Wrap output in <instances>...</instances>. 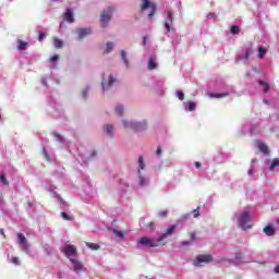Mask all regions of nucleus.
Here are the masks:
<instances>
[{
    "mask_svg": "<svg viewBox=\"0 0 279 279\" xmlns=\"http://www.w3.org/2000/svg\"><path fill=\"white\" fill-rule=\"evenodd\" d=\"M263 232L266 234V236H274L276 234V229L274 226L268 225L264 228Z\"/></svg>",
    "mask_w": 279,
    "mask_h": 279,
    "instance_id": "393cba45",
    "label": "nucleus"
},
{
    "mask_svg": "<svg viewBox=\"0 0 279 279\" xmlns=\"http://www.w3.org/2000/svg\"><path fill=\"white\" fill-rule=\"evenodd\" d=\"M232 263H233V265H241V263H243V254L236 253Z\"/></svg>",
    "mask_w": 279,
    "mask_h": 279,
    "instance_id": "2f4dec72",
    "label": "nucleus"
},
{
    "mask_svg": "<svg viewBox=\"0 0 279 279\" xmlns=\"http://www.w3.org/2000/svg\"><path fill=\"white\" fill-rule=\"evenodd\" d=\"M207 19H210V20L215 21V19H217V14H215V13H209V14L207 15Z\"/></svg>",
    "mask_w": 279,
    "mask_h": 279,
    "instance_id": "3c124183",
    "label": "nucleus"
},
{
    "mask_svg": "<svg viewBox=\"0 0 279 279\" xmlns=\"http://www.w3.org/2000/svg\"><path fill=\"white\" fill-rule=\"evenodd\" d=\"M86 246H87L89 250H93V251L99 250V244H97V243L86 242Z\"/></svg>",
    "mask_w": 279,
    "mask_h": 279,
    "instance_id": "e433bc0d",
    "label": "nucleus"
},
{
    "mask_svg": "<svg viewBox=\"0 0 279 279\" xmlns=\"http://www.w3.org/2000/svg\"><path fill=\"white\" fill-rule=\"evenodd\" d=\"M10 260L13 265H16V266L21 265V259H19V257L16 256L11 257Z\"/></svg>",
    "mask_w": 279,
    "mask_h": 279,
    "instance_id": "37998d69",
    "label": "nucleus"
},
{
    "mask_svg": "<svg viewBox=\"0 0 279 279\" xmlns=\"http://www.w3.org/2000/svg\"><path fill=\"white\" fill-rule=\"evenodd\" d=\"M143 45H147V36L143 37Z\"/></svg>",
    "mask_w": 279,
    "mask_h": 279,
    "instance_id": "13d9d810",
    "label": "nucleus"
},
{
    "mask_svg": "<svg viewBox=\"0 0 279 279\" xmlns=\"http://www.w3.org/2000/svg\"><path fill=\"white\" fill-rule=\"evenodd\" d=\"M151 226H154V222L148 223V228H151Z\"/></svg>",
    "mask_w": 279,
    "mask_h": 279,
    "instance_id": "e2e57ef3",
    "label": "nucleus"
},
{
    "mask_svg": "<svg viewBox=\"0 0 279 279\" xmlns=\"http://www.w3.org/2000/svg\"><path fill=\"white\" fill-rule=\"evenodd\" d=\"M114 110L118 117H123V114H125V107L123 105H117Z\"/></svg>",
    "mask_w": 279,
    "mask_h": 279,
    "instance_id": "c85d7f7f",
    "label": "nucleus"
},
{
    "mask_svg": "<svg viewBox=\"0 0 279 279\" xmlns=\"http://www.w3.org/2000/svg\"><path fill=\"white\" fill-rule=\"evenodd\" d=\"M43 155L45 156L46 160H51V158L49 157V153H47L46 148L43 149Z\"/></svg>",
    "mask_w": 279,
    "mask_h": 279,
    "instance_id": "de8ad7c7",
    "label": "nucleus"
},
{
    "mask_svg": "<svg viewBox=\"0 0 279 279\" xmlns=\"http://www.w3.org/2000/svg\"><path fill=\"white\" fill-rule=\"evenodd\" d=\"M192 241L195 240V233H191Z\"/></svg>",
    "mask_w": 279,
    "mask_h": 279,
    "instance_id": "052dcab7",
    "label": "nucleus"
},
{
    "mask_svg": "<svg viewBox=\"0 0 279 279\" xmlns=\"http://www.w3.org/2000/svg\"><path fill=\"white\" fill-rule=\"evenodd\" d=\"M193 217L197 218L199 216V209H194L192 211Z\"/></svg>",
    "mask_w": 279,
    "mask_h": 279,
    "instance_id": "603ef678",
    "label": "nucleus"
},
{
    "mask_svg": "<svg viewBox=\"0 0 279 279\" xmlns=\"http://www.w3.org/2000/svg\"><path fill=\"white\" fill-rule=\"evenodd\" d=\"M159 238H149L147 235H142L137 240V247H158Z\"/></svg>",
    "mask_w": 279,
    "mask_h": 279,
    "instance_id": "423d86ee",
    "label": "nucleus"
},
{
    "mask_svg": "<svg viewBox=\"0 0 279 279\" xmlns=\"http://www.w3.org/2000/svg\"><path fill=\"white\" fill-rule=\"evenodd\" d=\"M53 47L56 49H62V47H64V41H62V39L54 37L53 38Z\"/></svg>",
    "mask_w": 279,
    "mask_h": 279,
    "instance_id": "c756f323",
    "label": "nucleus"
},
{
    "mask_svg": "<svg viewBox=\"0 0 279 279\" xmlns=\"http://www.w3.org/2000/svg\"><path fill=\"white\" fill-rule=\"evenodd\" d=\"M253 53L254 50H252V48H245L238 57V62H247Z\"/></svg>",
    "mask_w": 279,
    "mask_h": 279,
    "instance_id": "ddd939ff",
    "label": "nucleus"
},
{
    "mask_svg": "<svg viewBox=\"0 0 279 279\" xmlns=\"http://www.w3.org/2000/svg\"><path fill=\"white\" fill-rule=\"evenodd\" d=\"M27 43L23 41L21 39L17 40V49L19 51H25V49H27Z\"/></svg>",
    "mask_w": 279,
    "mask_h": 279,
    "instance_id": "473e14b6",
    "label": "nucleus"
},
{
    "mask_svg": "<svg viewBox=\"0 0 279 279\" xmlns=\"http://www.w3.org/2000/svg\"><path fill=\"white\" fill-rule=\"evenodd\" d=\"M247 175H248V178H254V169L253 168L248 169Z\"/></svg>",
    "mask_w": 279,
    "mask_h": 279,
    "instance_id": "8fccbe9b",
    "label": "nucleus"
},
{
    "mask_svg": "<svg viewBox=\"0 0 279 279\" xmlns=\"http://www.w3.org/2000/svg\"><path fill=\"white\" fill-rule=\"evenodd\" d=\"M122 61L124 62L126 69L130 66V61L128 60V52L125 50L120 51Z\"/></svg>",
    "mask_w": 279,
    "mask_h": 279,
    "instance_id": "7c9ffc66",
    "label": "nucleus"
},
{
    "mask_svg": "<svg viewBox=\"0 0 279 279\" xmlns=\"http://www.w3.org/2000/svg\"><path fill=\"white\" fill-rule=\"evenodd\" d=\"M158 7L151 0H141L140 14L147 17L148 21H154Z\"/></svg>",
    "mask_w": 279,
    "mask_h": 279,
    "instance_id": "f03ea898",
    "label": "nucleus"
},
{
    "mask_svg": "<svg viewBox=\"0 0 279 279\" xmlns=\"http://www.w3.org/2000/svg\"><path fill=\"white\" fill-rule=\"evenodd\" d=\"M71 263V269L75 271V274H80V271H86V268H84V265L81 264L80 260L75 258H70Z\"/></svg>",
    "mask_w": 279,
    "mask_h": 279,
    "instance_id": "f8f14e48",
    "label": "nucleus"
},
{
    "mask_svg": "<svg viewBox=\"0 0 279 279\" xmlns=\"http://www.w3.org/2000/svg\"><path fill=\"white\" fill-rule=\"evenodd\" d=\"M195 167H196V169H201L202 168V163L199 161H196L195 162Z\"/></svg>",
    "mask_w": 279,
    "mask_h": 279,
    "instance_id": "4d7b16f0",
    "label": "nucleus"
},
{
    "mask_svg": "<svg viewBox=\"0 0 279 279\" xmlns=\"http://www.w3.org/2000/svg\"><path fill=\"white\" fill-rule=\"evenodd\" d=\"M77 34V39L82 40L84 38H86V36H90L93 34V29L90 28H78L76 31Z\"/></svg>",
    "mask_w": 279,
    "mask_h": 279,
    "instance_id": "2eb2a0df",
    "label": "nucleus"
},
{
    "mask_svg": "<svg viewBox=\"0 0 279 279\" xmlns=\"http://www.w3.org/2000/svg\"><path fill=\"white\" fill-rule=\"evenodd\" d=\"M155 173H160L162 171V162H159L154 167Z\"/></svg>",
    "mask_w": 279,
    "mask_h": 279,
    "instance_id": "a19ab883",
    "label": "nucleus"
},
{
    "mask_svg": "<svg viewBox=\"0 0 279 279\" xmlns=\"http://www.w3.org/2000/svg\"><path fill=\"white\" fill-rule=\"evenodd\" d=\"M252 214V208L250 206L235 211L232 216V221L240 228V230L247 231L252 230V222H250V215Z\"/></svg>",
    "mask_w": 279,
    "mask_h": 279,
    "instance_id": "f257e3e1",
    "label": "nucleus"
},
{
    "mask_svg": "<svg viewBox=\"0 0 279 279\" xmlns=\"http://www.w3.org/2000/svg\"><path fill=\"white\" fill-rule=\"evenodd\" d=\"M159 217H161V218H165V217H167V215H169V211L168 210H161V211H159Z\"/></svg>",
    "mask_w": 279,
    "mask_h": 279,
    "instance_id": "09e8293b",
    "label": "nucleus"
},
{
    "mask_svg": "<svg viewBox=\"0 0 279 279\" xmlns=\"http://www.w3.org/2000/svg\"><path fill=\"white\" fill-rule=\"evenodd\" d=\"M17 243L23 252H29V243H27V238H25V234H17Z\"/></svg>",
    "mask_w": 279,
    "mask_h": 279,
    "instance_id": "9d476101",
    "label": "nucleus"
},
{
    "mask_svg": "<svg viewBox=\"0 0 279 279\" xmlns=\"http://www.w3.org/2000/svg\"><path fill=\"white\" fill-rule=\"evenodd\" d=\"M113 50H114V43L107 41L105 44V53H112Z\"/></svg>",
    "mask_w": 279,
    "mask_h": 279,
    "instance_id": "cd10ccee",
    "label": "nucleus"
},
{
    "mask_svg": "<svg viewBox=\"0 0 279 279\" xmlns=\"http://www.w3.org/2000/svg\"><path fill=\"white\" fill-rule=\"evenodd\" d=\"M114 7H107L100 13V27L106 28L110 21H112V14H114Z\"/></svg>",
    "mask_w": 279,
    "mask_h": 279,
    "instance_id": "39448f33",
    "label": "nucleus"
},
{
    "mask_svg": "<svg viewBox=\"0 0 279 279\" xmlns=\"http://www.w3.org/2000/svg\"><path fill=\"white\" fill-rule=\"evenodd\" d=\"M239 32H241V29L239 28V26H232L231 27V34H239Z\"/></svg>",
    "mask_w": 279,
    "mask_h": 279,
    "instance_id": "c03bdc74",
    "label": "nucleus"
},
{
    "mask_svg": "<svg viewBox=\"0 0 279 279\" xmlns=\"http://www.w3.org/2000/svg\"><path fill=\"white\" fill-rule=\"evenodd\" d=\"M156 156H162V148L160 147L157 148Z\"/></svg>",
    "mask_w": 279,
    "mask_h": 279,
    "instance_id": "5fc2aeb1",
    "label": "nucleus"
},
{
    "mask_svg": "<svg viewBox=\"0 0 279 279\" xmlns=\"http://www.w3.org/2000/svg\"><path fill=\"white\" fill-rule=\"evenodd\" d=\"M48 191H50V193H52V197H54L56 199H59V202H62V198H60V195H58V193H56V186L51 185L50 187H48Z\"/></svg>",
    "mask_w": 279,
    "mask_h": 279,
    "instance_id": "f704fd0d",
    "label": "nucleus"
},
{
    "mask_svg": "<svg viewBox=\"0 0 279 279\" xmlns=\"http://www.w3.org/2000/svg\"><path fill=\"white\" fill-rule=\"evenodd\" d=\"M213 262V255H198L196 256L195 260L193 262L194 267H204V265Z\"/></svg>",
    "mask_w": 279,
    "mask_h": 279,
    "instance_id": "6e6552de",
    "label": "nucleus"
},
{
    "mask_svg": "<svg viewBox=\"0 0 279 279\" xmlns=\"http://www.w3.org/2000/svg\"><path fill=\"white\" fill-rule=\"evenodd\" d=\"M275 274L279 275V265L274 269Z\"/></svg>",
    "mask_w": 279,
    "mask_h": 279,
    "instance_id": "bf43d9fd",
    "label": "nucleus"
},
{
    "mask_svg": "<svg viewBox=\"0 0 279 279\" xmlns=\"http://www.w3.org/2000/svg\"><path fill=\"white\" fill-rule=\"evenodd\" d=\"M255 147L262 151V154H269V148L262 141H255Z\"/></svg>",
    "mask_w": 279,
    "mask_h": 279,
    "instance_id": "412c9836",
    "label": "nucleus"
},
{
    "mask_svg": "<svg viewBox=\"0 0 279 279\" xmlns=\"http://www.w3.org/2000/svg\"><path fill=\"white\" fill-rule=\"evenodd\" d=\"M158 57L156 54H149L147 60V69L148 71H156L158 69Z\"/></svg>",
    "mask_w": 279,
    "mask_h": 279,
    "instance_id": "9b49d317",
    "label": "nucleus"
},
{
    "mask_svg": "<svg viewBox=\"0 0 279 279\" xmlns=\"http://www.w3.org/2000/svg\"><path fill=\"white\" fill-rule=\"evenodd\" d=\"M181 245H183V246H189V245H191V242H190V241H182V242H181Z\"/></svg>",
    "mask_w": 279,
    "mask_h": 279,
    "instance_id": "6e6d98bb",
    "label": "nucleus"
},
{
    "mask_svg": "<svg viewBox=\"0 0 279 279\" xmlns=\"http://www.w3.org/2000/svg\"><path fill=\"white\" fill-rule=\"evenodd\" d=\"M134 186L138 189H145V186H149V177L145 172H137L134 179Z\"/></svg>",
    "mask_w": 279,
    "mask_h": 279,
    "instance_id": "0eeeda50",
    "label": "nucleus"
},
{
    "mask_svg": "<svg viewBox=\"0 0 279 279\" xmlns=\"http://www.w3.org/2000/svg\"><path fill=\"white\" fill-rule=\"evenodd\" d=\"M61 252L71 260L73 256H77V248L75 245L66 244L61 248Z\"/></svg>",
    "mask_w": 279,
    "mask_h": 279,
    "instance_id": "1a4fd4ad",
    "label": "nucleus"
},
{
    "mask_svg": "<svg viewBox=\"0 0 279 279\" xmlns=\"http://www.w3.org/2000/svg\"><path fill=\"white\" fill-rule=\"evenodd\" d=\"M45 38V34L43 32H39L38 40L43 41Z\"/></svg>",
    "mask_w": 279,
    "mask_h": 279,
    "instance_id": "864d4df0",
    "label": "nucleus"
},
{
    "mask_svg": "<svg viewBox=\"0 0 279 279\" xmlns=\"http://www.w3.org/2000/svg\"><path fill=\"white\" fill-rule=\"evenodd\" d=\"M277 223H279V218H278V220H277Z\"/></svg>",
    "mask_w": 279,
    "mask_h": 279,
    "instance_id": "338daca9",
    "label": "nucleus"
},
{
    "mask_svg": "<svg viewBox=\"0 0 279 279\" xmlns=\"http://www.w3.org/2000/svg\"><path fill=\"white\" fill-rule=\"evenodd\" d=\"M61 217L62 219H64L65 221H71V217H69V215L66 213H61Z\"/></svg>",
    "mask_w": 279,
    "mask_h": 279,
    "instance_id": "a18cd8bd",
    "label": "nucleus"
},
{
    "mask_svg": "<svg viewBox=\"0 0 279 279\" xmlns=\"http://www.w3.org/2000/svg\"><path fill=\"white\" fill-rule=\"evenodd\" d=\"M265 165L270 171H276L279 167V158H275L272 160L267 159L265 160Z\"/></svg>",
    "mask_w": 279,
    "mask_h": 279,
    "instance_id": "f3484780",
    "label": "nucleus"
},
{
    "mask_svg": "<svg viewBox=\"0 0 279 279\" xmlns=\"http://www.w3.org/2000/svg\"><path fill=\"white\" fill-rule=\"evenodd\" d=\"M112 234L117 236V239H125V234H128V231L119 230V229H111Z\"/></svg>",
    "mask_w": 279,
    "mask_h": 279,
    "instance_id": "bb28decb",
    "label": "nucleus"
},
{
    "mask_svg": "<svg viewBox=\"0 0 279 279\" xmlns=\"http://www.w3.org/2000/svg\"><path fill=\"white\" fill-rule=\"evenodd\" d=\"M267 53V49L263 48V47H259L258 48V54H257V58L259 60H263L265 58V54Z\"/></svg>",
    "mask_w": 279,
    "mask_h": 279,
    "instance_id": "c9c22d12",
    "label": "nucleus"
},
{
    "mask_svg": "<svg viewBox=\"0 0 279 279\" xmlns=\"http://www.w3.org/2000/svg\"><path fill=\"white\" fill-rule=\"evenodd\" d=\"M175 95H177L178 99H180V101H184V92L177 90Z\"/></svg>",
    "mask_w": 279,
    "mask_h": 279,
    "instance_id": "79ce46f5",
    "label": "nucleus"
},
{
    "mask_svg": "<svg viewBox=\"0 0 279 279\" xmlns=\"http://www.w3.org/2000/svg\"><path fill=\"white\" fill-rule=\"evenodd\" d=\"M175 16L173 15V11L168 9L163 12V27L166 29V34H171V32H175Z\"/></svg>",
    "mask_w": 279,
    "mask_h": 279,
    "instance_id": "7ed1b4c3",
    "label": "nucleus"
},
{
    "mask_svg": "<svg viewBox=\"0 0 279 279\" xmlns=\"http://www.w3.org/2000/svg\"><path fill=\"white\" fill-rule=\"evenodd\" d=\"M260 132V124H252L251 125V134H259Z\"/></svg>",
    "mask_w": 279,
    "mask_h": 279,
    "instance_id": "72a5a7b5",
    "label": "nucleus"
},
{
    "mask_svg": "<svg viewBox=\"0 0 279 279\" xmlns=\"http://www.w3.org/2000/svg\"><path fill=\"white\" fill-rule=\"evenodd\" d=\"M64 25V22H61L60 24V29H62V26Z\"/></svg>",
    "mask_w": 279,
    "mask_h": 279,
    "instance_id": "0e129e2a",
    "label": "nucleus"
},
{
    "mask_svg": "<svg viewBox=\"0 0 279 279\" xmlns=\"http://www.w3.org/2000/svg\"><path fill=\"white\" fill-rule=\"evenodd\" d=\"M44 86H47V82L45 80L41 81Z\"/></svg>",
    "mask_w": 279,
    "mask_h": 279,
    "instance_id": "680f3d73",
    "label": "nucleus"
},
{
    "mask_svg": "<svg viewBox=\"0 0 279 279\" xmlns=\"http://www.w3.org/2000/svg\"><path fill=\"white\" fill-rule=\"evenodd\" d=\"M145 158L140 156L137 159V173H145Z\"/></svg>",
    "mask_w": 279,
    "mask_h": 279,
    "instance_id": "4be33fe9",
    "label": "nucleus"
},
{
    "mask_svg": "<svg viewBox=\"0 0 279 279\" xmlns=\"http://www.w3.org/2000/svg\"><path fill=\"white\" fill-rule=\"evenodd\" d=\"M259 86L263 88L264 93H267L269 90V84L265 83L264 81H259Z\"/></svg>",
    "mask_w": 279,
    "mask_h": 279,
    "instance_id": "4c0bfd02",
    "label": "nucleus"
},
{
    "mask_svg": "<svg viewBox=\"0 0 279 279\" xmlns=\"http://www.w3.org/2000/svg\"><path fill=\"white\" fill-rule=\"evenodd\" d=\"M134 123H135V120H128V119L121 120V125L124 130H133L134 131Z\"/></svg>",
    "mask_w": 279,
    "mask_h": 279,
    "instance_id": "a211bd4d",
    "label": "nucleus"
},
{
    "mask_svg": "<svg viewBox=\"0 0 279 279\" xmlns=\"http://www.w3.org/2000/svg\"><path fill=\"white\" fill-rule=\"evenodd\" d=\"M58 60H60V56H58V54H53L49 59L50 69H57L58 68Z\"/></svg>",
    "mask_w": 279,
    "mask_h": 279,
    "instance_id": "a878e982",
    "label": "nucleus"
},
{
    "mask_svg": "<svg viewBox=\"0 0 279 279\" xmlns=\"http://www.w3.org/2000/svg\"><path fill=\"white\" fill-rule=\"evenodd\" d=\"M104 131H105L106 135L109 138H113L114 137V125H112V124H105Z\"/></svg>",
    "mask_w": 279,
    "mask_h": 279,
    "instance_id": "aec40b11",
    "label": "nucleus"
},
{
    "mask_svg": "<svg viewBox=\"0 0 279 279\" xmlns=\"http://www.w3.org/2000/svg\"><path fill=\"white\" fill-rule=\"evenodd\" d=\"M0 232H1V234H3V229H1V231H0Z\"/></svg>",
    "mask_w": 279,
    "mask_h": 279,
    "instance_id": "69168bd1",
    "label": "nucleus"
},
{
    "mask_svg": "<svg viewBox=\"0 0 279 279\" xmlns=\"http://www.w3.org/2000/svg\"><path fill=\"white\" fill-rule=\"evenodd\" d=\"M53 138L57 141V143H64V137L58 133H53Z\"/></svg>",
    "mask_w": 279,
    "mask_h": 279,
    "instance_id": "58836bf2",
    "label": "nucleus"
},
{
    "mask_svg": "<svg viewBox=\"0 0 279 279\" xmlns=\"http://www.w3.org/2000/svg\"><path fill=\"white\" fill-rule=\"evenodd\" d=\"M88 93H90V87L89 86H86L83 92H82V95H83V98L86 99L88 97Z\"/></svg>",
    "mask_w": 279,
    "mask_h": 279,
    "instance_id": "ea45409f",
    "label": "nucleus"
},
{
    "mask_svg": "<svg viewBox=\"0 0 279 279\" xmlns=\"http://www.w3.org/2000/svg\"><path fill=\"white\" fill-rule=\"evenodd\" d=\"M175 230H178V226L177 225L170 226L166 230V232L159 236V241H161V242L165 241V239H167L168 236H171V234H173V232H175Z\"/></svg>",
    "mask_w": 279,
    "mask_h": 279,
    "instance_id": "dca6fc26",
    "label": "nucleus"
},
{
    "mask_svg": "<svg viewBox=\"0 0 279 279\" xmlns=\"http://www.w3.org/2000/svg\"><path fill=\"white\" fill-rule=\"evenodd\" d=\"M230 95V92H225V93H209L208 97L210 99H223V97H228Z\"/></svg>",
    "mask_w": 279,
    "mask_h": 279,
    "instance_id": "b1692460",
    "label": "nucleus"
},
{
    "mask_svg": "<svg viewBox=\"0 0 279 279\" xmlns=\"http://www.w3.org/2000/svg\"><path fill=\"white\" fill-rule=\"evenodd\" d=\"M63 19L68 23H75V17H74V14H73V10L66 9Z\"/></svg>",
    "mask_w": 279,
    "mask_h": 279,
    "instance_id": "6ab92c4d",
    "label": "nucleus"
},
{
    "mask_svg": "<svg viewBox=\"0 0 279 279\" xmlns=\"http://www.w3.org/2000/svg\"><path fill=\"white\" fill-rule=\"evenodd\" d=\"M147 130V122L146 120L136 121L134 122L133 132H145Z\"/></svg>",
    "mask_w": 279,
    "mask_h": 279,
    "instance_id": "4468645a",
    "label": "nucleus"
},
{
    "mask_svg": "<svg viewBox=\"0 0 279 279\" xmlns=\"http://www.w3.org/2000/svg\"><path fill=\"white\" fill-rule=\"evenodd\" d=\"M119 84V78L112 73H105L101 81V93H108L110 88Z\"/></svg>",
    "mask_w": 279,
    "mask_h": 279,
    "instance_id": "20e7f679",
    "label": "nucleus"
},
{
    "mask_svg": "<svg viewBox=\"0 0 279 279\" xmlns=\"http://www.w3.org/2000/svg\"><path fill=\"white\" fill-rule=\"evenodd\" d=\"M0 182H1L2 184L8 185V179H5V175L0 174Z\"/></svg>",
    "mask_w": 279,
    "mask_h": 279,
    "instance_id": "49530a36",
    "label": "nucleus"
},
{
    "mask_svg": "<svg viewBox=\"0 0 279 279\" xmlns=\"http://www.w3.org/2000/svg\"><path fill=\"white\" fill-rule=\"evenodd\" d=\"M184 106V110L185 112H193V110H195V108H197V104L195 101H186L183 102Z\"/></svg>",
    "mask_w": 279,
    "mask_h": 279,
    "instance_id": "5701e85b",
    "label": "nucleus"
}]
</instances>
